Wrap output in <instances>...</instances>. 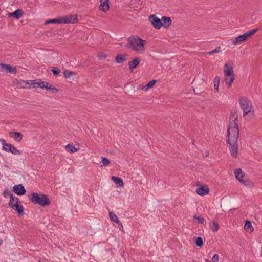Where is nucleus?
Here are the masks:
<instances>
[{
    "label": "nucleus",
    "instance_id": "nucleus-1",
    "mask_svg": "<svg viewBox=\"0 0 262 262\" xmlns=\"http://www.w3.org/2000/svg\"><path fill=\"white\" fill-rule=\"evenodd\" d=\"M237 116L236 113H233L230 116V119L233 120V122H230L228 126L227 130V136L228 139L227 141L235 143L237 141L239 137V130L237 123L235 120H237Z\"/></svg>",
    "mask_w": 262,
    "mask_h": 262
},
{
    "label": "nucleus",
    "instance_id": "nucleus-2",
    "mask_svg": "<svg viewBox=\"0 0 262 262\" xmlns=\"http://www.w3.org/2000/svg\"><path fill=\"white\" fill-rule=\"evenodd\" d=\"M128 40V42L126 44V48H132L134 51L139 53H143L144 52L145 40L142 39L136 35L129 37Z\"/></svg>",
    "mask_w": 262,
    "mask_h": 262
},
{
    "label": "nucleus",
    "instance_id": "nucleus-3",
    "mask_svg": "<svg viewBox=\"0 0 262 262\" xmlns=\"http://www.w3.org/2000/svg\"><path fill=\"white\" fill-rule=\"evenodd\" d=\"M30 200L35 204H38L41 206H48L51 204V201L45 194H39L36 192H33L29 197Z\"/></svg>",
    "mask_w": 262,
    "mask_h": 262
},
{
    "label": "nucleus",
    "instance_id": "nucleus-4",
    "mask_svg": "<svg viewBox=\"0 0 262 262\" xmlns=\"http://www.w3.org/2000/svg\"><path fill=\"white\" fill-rule=\"evenodd\" d=\"M239 102L241 108L243 110V115L246 116L252 108L251 103L247 97H241Z\"/></svg>",
    "mask_w": 262,
    "mask_h": 262
},
{
    "label": "nucleus",
    "instance_id": "nucleus-5",
    "mask_svg": "<svg viewBox=\"0 0 262 262\" xmlns=\"http://www.w3.org/2000/svg\"><path fill=\"white\" fill-rule=\"evenodd\" d=\"M148 20L152 24V26L156 29H159L163 26L161 19L157 17L154 14L151 15L149 16Z\"/></svg>",
    "mask_w": 262,
    "mask_h": 262
},
{
    "label": "nucleus",
    "instance_id": "nucleus-6",
    "mask_svg": "<svg viewBox=\"0 0 262 262\" xmlns=\"http://www.w3.org/2000/svg\"><path fill=\"white\" fill-rule=\"evenodd\" d=\"M3 150L6 152H11L13 155H18L22 154L21 150L17 149L13 145L11 144H4L3 147Z\"/></svg>",
    "mask_w": 262,
    "mask_h": 262
},
{
    "label": "nucleus",
    "instance_id": "nucleus-7",
    "mask_svg": "<svg viewBox=\"0 0 262 262\" xmlns=\"http://www.w3.org/2000/svg\"><path fill=\"white\" fill-rule=\"evenodd\" d=\"M62 21L64 24H74L77 21V15L76 14L62 16Z\"/></svg>",
    "mask_w": 262,
    "mask_h": 262
},
{
    "label": "nucleus",
    "instance_id": "nucleus-8",
    "mask_svg": "<svg viewBox=\"0 0 262 262\" xmlns=\"http://www.w3.org/2000/svg\"><path fill=\"white\" fill-rule=\"evenodd\" d=\"M224 72L227 77L228 76H231L234 74L233 63L232 62L229 61L224 65Z\"/></svg>",
    "mask_w": 262,
    "mask_h": 262
},
{
    "label": "nucleus",
    "instance_id": "nucleus-9",
    "mask_svg": "<svg viewBox=\"0 0 262 262\" xmlns=\"http://www.w3.org/2000/svg\"><path fill=\"white\" fill-rule=\"evenodd\" d=\"M227 143L229 144L231 155L233 157H236L238 152V145L237 144V141H235V143L227 141Z\"/></svg>",
    "mask_w": 262,
    "mask_h": 262
},
{
    "label": "nucleus",
    "instance_id": "nucleus-10",
    "mask_svg": "<svg viewBox=\"0 0 262 262\" xmlns=\"http://www.w3.org/2000/svg\"><path fill=\"white\" fill-rule=\"evenodd\" d=\"M13 191L18 195H22L25 194L26 190L24 186L20 184L13 186Z\"/></svg>",
    "mask_w": 262,
    "mask_h": 262
},
{
    "label": "nucleus",
    "instance_id": "nucleus-11",
    "mask_svg": "<svg viewBox=\"0 0 262 262\" xmlns=\"http://www.w3.org/2000/svg\"><path fill=\"white\" fill-rule=\"evenodd\" d=\"M14 211H16L17 213L20 215H23L24 214V209L23 206L21 205L20 202L19 201L16 204H13L11 207Z\"/></svg>",
    "mask_w": 262,
    "mask_h": 262
},
{
    "label": "nucleus",
    "instance_id": "nucleus-12",
    "mask_svg": "<svg viewBox=\"0 0 262 262\" xmlns=\"http://www.w3.org/2000/svg\"><path fill=\"white\" fill-rule=\"evenodd\" d=\"M99 9L103 12H106L110 9L109 0H100Z\"/></svg>",
    "mask_w": 262,
    "mask_h": 262
},
{
    "label": "nucleus",
    "instance_id": "nucleus-13",
    "mask_svg": "<svg viewBox=\"0 0 262 262\" xmlns=\"http://www.w3.org/2000/svg\"><path fill=\"white\" fill-rule=\"evenodd\" d=\"M23 15V11L21 9H17L12 13H9V17H12L16 19H18L22 17Z\"/></svg>",
    "mask_w": 262,
    "mask_h": 262
},
{
    "label": "nucleus",
    "instance_id": "nucleus-14",
    "mask_svg": "<svg viewBox=\"0 0 262 262\" xmlns=\"http://www.w3.org/2000/svg\"><path fill=\"white\" fill-rule=\"evenodd\" d=\"M209 191V189L207 186H201L196 189V192L198 195L203 196L208 194Z\"/></svg>",
    "mask_w": 262,
    "mask_h": 262
},
{
    "label": "nucleus",
    "instance_id": "nucleus-15",
    "mask_svg": "<svg viewBox=\"0 0 262 262\" xmlns=\"http://www.w3.org/2000/svg\"><path fill=\"white\" fill-rule=\"evenodd\" d=\"M127 55L125 53L118 54L115 57V61L118 63H122L127 60Z\"/></svg>",
    "mask_w": 262,
    "mask_h": 262
},
{
    "label": "nucleus",
    "instance_id": "nucleus-16",
    "mask_svg": "<svg viewBox=\"0 0 262 262\" xmlns=\"http://www.w3.org/2000/svg\"><path fill=\"white\" fill-rule=\"evenodd\" d=\"M247 40L244 34H242L241 35H239L238 36L236 37L232 41V44L233 45H237L238 44H241Z\"/></svg>",
    "mask_w": 262,
    "mask_h": 262
},
{
    "label": "nucleus",
    "instance_id": "nucleus-17",
    "mask_svg": "<svg viewBox=\"0 0 262 262\" xmlns=\"http://www.w3.org/2000/svg\"><path fill=\"white\" fill-rule=\"evenodd\" d=\"M140 59L138 58H135L132 61H130L128 62V66L129 69L132 70L133 69L136 68L140 63Z\"/></svg>",
    "mask_w": 262,
    "mask_h": 262
},
{
    "label": "nucleus",
    "instance_id": "nucleus-18",
    "mask_svg": "<svg viewBox=\"0 0 262 262\" xmlns=\"http://www.w3.org/2000/svg\"><path fill=\"white\" fill-rule=\"evenodd\" d=\"M109 216L110 219L112 221H113L117 223L119 226H121L122 228H123V225L122 223L119 220L117 216L112 212H109Z\"/></svg>",
    "mask_w": 262,
    "mask_h": 262
},
{
    "label": "nucleus",
    "instance_id": "nucleus-19",
    "mask_svg": "<svg viewBox=\"0 0 262 262\" xmlns=\"http://www.w3.org/2000/svg\"><path fill=\"white\" fill-rule=\"evenodd\" d=\"M161 21L163 24V26L165 28H167L171 25L172 21L171 18L167 16H162L161 18Z\"/></svg>",
    "mask_w": 262,
    "mask_h": 262
},
{
    "label": "nucleus",
    "instance_id": "nucleus-20",
    "mask_svg": "<svg viewBox=\"0 0 262 262\" xmlns=\"http://www.w3.org/2000/svg\"><path fill=\"white\" fill-rule=\"evenodd\" d=\"M12 134H14L13 138L16 141L19 142L22 140L23 135L21 133L13 132L10 133V136H12Z\"/></svg>",
    "mask_w": 262,
    "mask_h": 262
},
{
    "label": "nucleus",
    "instance_id": "nucleus-21",
    "mask_svg": "<svg viewBox=\"0 0 262 262\" xmlns=\"http://www.w3.org/2000/svg\"><path fill=\"white\" fill-rule=\"evenodd\" d=\"M112 180L118 186L122 187L123 186V182L121 178L112 176Z\"/></svg>",
    "mask_w": 262,
    "mask_h": 262
},
{
    "label": "nucleus",
    "instance_id": "nucleus-22",
    "mask_svg": "<svg viewBox=\"0 0 262 262\" xmlns=\"http://www.w3.org/2000/svg\"><path fill=\"white\" fill-rule=\"evenodd\" d=\"M234 174L235 176V178L238 180V181H239V182H243L242 178L243 177V175L242 171L241 169H239V168L236 169L234 171Z\"/></svg>",
    "mask_w": 262,
    "mask_h": 262
},
{
    "label": "nucleus",
    "instance_id": "nucleus-23",
    "mask_svg": "<svg viewBox=\"0 0 262 262\" xmlns=\"http://www.w3.org/2000/svg\"><path fill=\"white\" fill-rule=\"evenodd\" d=\"M65 148L67 151L71 153L76 152L79 150V148L75 147L74 146L70 144L67 145Z\"/></svg>",
    "mask_w": 262,
    "mask_h": 262
},
{
    "label": "nucleus",
    "instance_id": "nucleus-24",
    "mask_svg": "<svg viewBox=\"0 0 262 262\" xmlns=\"http://www.w3.org/2000/svg\"><path fill=\"white\" fill-rule=\"evenodd\" d=\"M51 23H52V24H61V23H63L62 17H60L57 18L50 19V20H48L46 21V22L45 23L46 24H51Z\"/></svg>",
    "mask_w": 262,
    "mask_h": 262
},
{
    "label": "nucleus",
    "instance_id": "nucleus-25",
    "mask_svg": "<svg viewBox=\"0 0 262 262\" xmlns=\"http://www.w3.org/2000/svg\"><path fill=\"white\" fill-rule=\"evenodd\" d=\"M157 82L156 80H152L149 81L147 84H146L144 87L142 88V90L146 91L149 88L152 87Z\"/></svg>",
    "mask_w": 262,
    "mask_h": 262
},
{
    "label": "nucleus",
    "instance_id": "nucleus-26",
    "mask_svg": "<svg viewBox=\"0 0 262 262\" xmlns=\"http://www.w3.org/2000/svg\"><path fill=\"white\" fill-rule=\"evenodd\" d=\"M244 229L246 230H249L250 232H253L254 228L252 227L251 222L248 220L245 222Z\"/></svg>",
    "mask_w": 262,
    "mask_h": 262
},
{
    "label": "nucleus",
    "instance_id": "nucleus-27",
    "mask_svg": "<svg viewBox=\"0 0 262 262\" xmlns=\"http://www.w3.org/2000/svg\"><path fill=\"white\" fill-rule=\"evenodd\" d=\"M229 76V78L227 77L225 78V81L226 83L228 85L229 87H230L232 85L234 80V75L233 74L232 75Z\"/></svg>",
    "mask_w": 262,
    "mask_h": 262
},
{
    "label": "nucleus",
    "instance_id": "nucleus-28",
    "mask_svg": "<svg viewBox=\"0 0 262 262\" xmlns=\"http://www.w3.org/2000/svg\"><path fill=\"white\" fill-rule=\"evenodd\" d=\"M5 68V71L7 72L10 73H16L17 71V69L16 67H12L9 64H6Z\"/></svg>",
    "mask_w": 262,
    "mask_h": 262
},
{
    "label": "nucleus",
    "instance_id": "nucleus-29",
    "mask_svg": "<svg viewBox=\"0 0 262 262\" xmlns=\"http://www.w3.org/2000/svg\"><path fill=\"white\" fill-rule=\"evenodd\" d=\"M19 202V199L18 198L15 197V196H14L13 195L10 198V201H9V205L10 207H11V206H12L13 204H16V203H17Z\"/></svg>",
    "mask_w": 262,
    "mask_h": 262
},
{
    "label": "nucleus",
    "instance_id": "nucleus-30",
    "mask_svg": "<svg viewBox=\"0 0 262 262\" xmlns=\"http://www.w3.org/2000/svg\"><path fill=\"white\" fill-rule=\"evenodd\" d=\"M220 79V78L219 76H216L214 80V87L216 92L219 91Z\"/></svg>",
    "mask_w": 262,
    "mask_h": 262
},
{
    "label": "nucleus",
    "instance_id": "nucleus-31",
    "mask_svg": "<svg viewBox=\"0 0 262 262\" xmlns=\"http://www.w3.org/2000/svg\"><path fill=\"white\" fill-rule=\"evenodd\" d=\"M101 158L102 160L100 162L101 166H106L109 164L110 161L107 158L105 157H102Z\"/></svg>",
    "mask_w": 262,
    "mask_h": 262
},
{
    "label": "nucleus",
    "instance_id": "nucleus-32",
    "mask_svg": "<svg viewBox=\"0 0 262 262\" xmlns=\"http://www.w3.org/2000/svg\"><path fill=\"white\" fill-rule=\"evenodd\" d=\"M219 228V226L218 223L215 221H213L212 222V224L211 227V229H212V230L214 232H215L218 230Z\"/></svg>",
    "mask_w": 262,
    "mask_h": 262
},
{
    "label": "nucleus",
    "instance_id": "nucleus-33",
    "mask_svg": "<svg viewBox=\"0 0 262 262\" xmlns=\"http://www.w3.org/2000/svg\"><path fill=\"white\" fill-rule=\"evenodd\" d=\"M195 243L196 245V246L198 247L202 246V245L203 244L202 238L201 237H196V239L195 241Z\"/></svg>",
    "mask_w": 262,
    "mask_h": 262
},
{
    "label": "nucleus",
    "instance_id": "nucleus-34",
    "mask_svg": "<svg viewBox=\"0 0 262 262\" xmlns=\"http://www.w3.org/2000/svg\"><path fill=\"white\" fill-rule=\"evenodd\" d=\"M75 73L69 70H64L63 71L64 76L66 78H70Z\"/></svg>",
    "mask_w": 262,
    "mask_h": 262
},
{
    "label": "nucleus",
    "instance_id": "nucleus-35",
    "mask_svg": "<svg viewBox=\"0 0 262 262\" xmlns=\"http://www.w3.org/2000/svg\"><path fill=\"white\" fill-rule=\"evenodd\" d=\"M193 219V220H196L198 223L200 224H203L205 221V219L200 216L194 215Z\"/></svg>",
    "mask_w": 262,
    "mask_h": 262
},
{
    "label": "nucleus",
    "instance_id": "nucleus-36",
    "mask_svg": "<svg viewBox=\"0 0 262 262\" xmlns=\"http://www.w3.org/2000/svg\"><path fill=\"white\" fill-rule=\"evenodd\" d=\"M52 71L55 76H57L61 72L60 70L58 67H54Z\"/></svg>",
    "mask_w": 262,
    "mask_h": 262
},
{
    "label": "nucleus",
    "instance_id": "nucleus-37",
    "mask_svg": "<svg viewBox=\"0 0 262 262\" xmlns=\"http://www.w3.org/2000/svg\"><path fill=\"white\" fill-rule=\"evenodd\" d=\"M47 90L51 91L52 93H56L58 92V89L52 86L51 84L49 87H47Z\"/></svg>",
    "mask_w": 262,
    "mask_h": 262
},
{
    "label": "nucleus",
    "instance_id": "nucleus-38",
    "mask_svg": "<svg viewBox=\"0 0 262 262\" xmlns=\"http://www.w3.org/2000/svg\"><path fill=\"white\" fill-rule=\"evenodd\" d=\"M3 194L5 198H7L8 196H10L11 198V196H13V194H12L11 192L8 190L7 189H5L3 191Z\"/></svg>",
    "mask_w": 262,
    "mask_h": 262
},
{
    "label": "nucleus",
    "instance_id": "nucleus-39",
    "mask_svg": "<svg viewBox=\"0 0 262 262\" xmlns=\"http://www.w3.org/2000/svg\"><path fill=\"white\" fill-rule=\"evenodd\" d=\"M220 51H221V47H217L215 49L213 50L212 51L209 52H208V54L209 55H212L213 53H219Z\"/></svg>",
    "mask_w": 262,
    "mask_h": 262
},
{
    "label": "nucleus",
    "instance_id": "nucleus-40",
    "mask_svg": "<svg viewBox=\"0 0 262 262\" xmlns=\"http://www.w3.org/2000/svg\"><path fill=\"white\" fill-rule=\"evenodd\" d=\"M47 82L43 81L40 80V84H39V88L41 89H46L47 86Z\"/></svg>",
    "mask_w": 262,
    "mask_h": 262
},
{
    "label": "nucleus",
    "instance_id": "nucleus-41",
    "mask_svg": "<svg viewBox=\"0 0 262 262\" xmlns=\"http://www.w3.org/2000/svg\"><path fill=\"white\" fill-rule=\"evenodd\" d=\"M244 34L247 40L253 35V33H252L250 30H248L246 33H244Z\"/></svg>",
    "mask_w": 262,
    "mask_h": 262
},
{
    "label": "nucleus",
    "instance_id": "nucleus-42",
    "mask_svg": "<svg viewBox=\"0 0 262 262\" xmlns=\"http://www.w3.org/2000/svg\"><path fill=\"white\" fill-rule=\"evenodd\" d=\"M31 84L33 85L34 88H39V84H40V80L38 82H35V81L32 80L31 82Z\"/></svg>",
    "mask_w": 262,
    "mask_h": 262
},
{
    "label": "nucleus",
    "instance_id": "nucleus-43",
    "mask_svg": "<svg viewBox=\"0 0 262 262\" xmlns=\"http://www.w3.org/2000/svg\"><path fill=\"white\" fill-rule=\"evenodd\" d=\"M240 182L242 183V184H243L245 186H250L252 184V183H251V182L248 181H245L243 179V182Z\"/></svg>",
    "mask_w": 262,
    "mask_h": 262
},
{
    "label": "nucleus",
    "instance_id": "nucleus-44",
    "mask_svg": "<svg viewBox=\"0 0 262 262\" xmlns=\"http://www.w3.org/2000/svg\"><path fill=\"white\" fill-rule=\"evenodd\" d=\"M213 262H217L219 260V255L214 254L212 258Z\"/></svg>",
    "mask_w": 262,
    "mask_h": 262
},
{
    "label": "nucleus",
    "instance_id": "nucleus-45",
    "mask_svg": "<svg viewBox=\"0 0 262 262\" xmlns=\"http://www.w3.org/2000/svg\"><path fill=\"white\" fill-rule=\"evenodd\" d=\"M6 64L0 63V71H5L6 68Z\"/></svg>",
    "mask_w": 262,
    "mask_h": 262
},
{
    "label": "nucleus",
    "instance_id": "nucleus-46",
    "mask_svg": "<svg viewBox=\"0 0 262 262\" xmlns=\"http://www.w3.org/2000/svg\"><path fill=\"white\" fill-rule=\"evenodd\" d=\"M99 57L100 59H103L105 58L106 56L103 53H101V54H99Z\"/></svg>",
    "mask_w": 262,
    "mask_h": 262
},
{
    "label": "nucleus",
    "instance_id": "nucleus-47",
    "mask_svg": "<svg viewBox=\"0 0 262 262\" xmlns=\"http://www.w3.org/2000/svg\"><path fill=\"white\" fill-rule=\"evenodd\" d=\"M252 33H253V35H254L256 32H257L258 29L256 28L251 30H250Z\"/></svg>",
    "mask_w": 262,
    "mask_h": 262
},
{
    "label": "nucleus",
    "instance_id": "nucleus-48",
    "mask_svg": "<svg viewBox=\"0 0 262 262\" xmlns=\"http://www.w3.org/2000/svg\"><path fill=\"white\" fill-rule=\"evenodd\" d=\"M0 142L2 143V144H3V147L4 146V144H7V143H6L5 140L4 139H0Z\"/></svg>",
    "mask_w": 262,
    "mask_h": 262
},
{
    "label": "nucleus",
    "instance_id": "nucleus-49",
    "mask_svg": "<svg viewBox=\"0 0 262 262\" xmlns=\"http://www.w3.org/2000/svg\"><path fill=\"white\" fill-rule=\"evenodd\" d=\"M50 85H51V84L50 83H49L48 82H47V86H46V89H47V87H49L50 86Z\"/></svg>",
    "mask_w": 262,
    "mask_h": 262
},
{
    "label": "nucleus",
    "instance_id": "nucleus-50",
    "mask_svg": "<svg viewBox=\"0 0 262 262\" xmlns=\"http://www.w3.org/2000/svg\"><path fill=\"white\" fill-rule=\"evenodd\" d=\"M38 262H41V261H40V260H39V261H38Z\"/></svg>",
    "mask_w": 262,
    "mask_h": 262
},
{
    "label": "nucleus",
    "instance_id": "nucleus-51",
    "mask_svg": "<svg viewBox=\"0 0 262 262\" xmlns=\"http://www.w3.org/2000/svg\"><path fill=\"white\" fill-rule=\"evenodd\" d=\"M1 244V242H0V244Z\"/></svg>",
    "mask_w": 262,
    "mask_h": 262
},
{
    "label": "nucleus",
    "instance_id": "nucleus-52",
    "mask_svg": "<svg viewBox=\"0 0 262 262\" xmlns=\"http://www.w3.org/2000/svg\"><path fill=\"white\" fill-rule=\"evenodd\" d=\"M1 244V242H0V244Z\"/></svg>",
    "mask_w": 262,
    "mask_h": 262
}]
</instances>
